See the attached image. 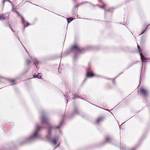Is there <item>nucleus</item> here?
I'll return each instance as SVG.
<instances>
[{"label": "nucleus", "mask_w": 150, "mask_h": 150, "mask_svg": "<svg viewBox=\"0 0 150 150\" xmlns=\"http://www.w3.org/2000/svg\"><path fill=\"white\" fill-rule=\"evenodd\" d=\"M70 51H74L76 53H83L85 52L84 50L81 48L78 45H75L72 46L70 48Z\"/></svg>", "instance_id": "obj_1"}, {"label": "nucleus", "mask_w": 150, "mask_h": 150, "mask_svg": "<svg viewBox=\"0 0 150 150\" xmlns=\"http://www.w3.org/2000/svg\"><path fill=\"white\" fill-rule=\"evenodd\" d=\"M41 122L42 123L47 124L49 121L47 118L45 114H43L40 118Z\"/></svg>", "instance_id": "obj_2"}, {"label": "nucleus", "mask_w": 150, "mask_h": 150, "mask_svg": "<svg viewBox=\"0 0 150 150\" xmlns=\"http://www.w3.org/2000/svg\"><path fill=\"white\" fill-rule=\"evenodd\" d=\"M141 94L144 97H146L148 95V91L147 90L143 88H141L140 89Z\"/></svg>", "instance_id": "obj_3"}, {"label": "nucleus", "mask_w": 150, "mask_h": 150, "mask_svg": "<svg viewBox=\"0 0 150 150\" xmlns=\"http://www.w3.org/2000/svg\"><path fill=\"white\" fill-rule=\"evenodd\" d=\"M42 128L41 127H40L38 125H37L36 127V129L33 135L34 137H36L38 135V132Z\"/></svg>", "instance_id": "obj_4"}, {"label": "nucleus", "mask_w": 150, "mask_h": 150, "mask_svg": "<svg viewBox=\"0 0 150 150\" xmlns=\"http://www.w3.org/2000/svg\"><path fill=\"white\" fill-rule=\"evenodd\" d=\"M96 75L91 72L87 71L86 73V77L87 78H91L93 77H94Z\"/></svg>", "instance_id": "obj_5"}, {"label": "nucleus", "mask_w": 150, "mask_h": 150, "mask_svg": "<svg viewBox=\"0 0 150 150\" xmlns=\"http://www.w3.org/2000/svg\"><path fill=\"white\" fill-rule=\"evenodd\" d=\"M104 119V117L103 116H100L98 117L96 120V123L97 124H98L100 122H102Z\"/></svg>", "instance_id": "obj_6"}, {"label": "nucleus", "mask_w": 150, "mask_h": 150, "mask_svg": "<svg viewBox=\"0 0 150 150\" xmlns=\"http://www.w3.org/2000/svg\"><path fill=\"white\" fill-rule=\"evenodd\" d=\"M42 76V74L41 73L38 74L36 76L35 75L34 76V77H37L39 79H41Z\"/></svg>", "instance_id": "obj_7"}, {"label": "nucleus", "mask_w": 150, "mask_h": 150, "mask_svg": "<svg viewBox=\"0 0 150 150\" xmlns=\"http://www.w3.org/2000/svg\"><path fill=\"white\" fill-rule=\"evenodd\" d=\"M60 127V125L58 126V127H50V129L49 131V134H51V129H54V128H59Z\"/></svg>", "instance_id": "obj_8"}, {"label": "nucleus", "mask_w": 150, "mask_h": 150, "mask_svg": "<svg viewBox=\"0 0 150 150\" xmlns=\"http://www.w3.org/2000/svg\"><path fill=\"white\" fill-rule=\"evenodd\" d=\"M6 16L3 14H0V20H5L6 18Z\"/></svg>", "instance_id": "obj_9"}, {"label": "nucleus", "mask_w": 150, "mask_h": 150, "mask_svg": "<svg viewBox=\"0 0 150 150\" xmlns=\"http://www.w3.org/2000/svg\"><path fill=\"white\" fill-rule=\"evenodd\" d=\"M111 141V139L109 137H107L105 138V142H110Z\"/></svg>", "instance_id": "obj_10"}, {"label": "nucleus", "mask_w": 150, "mask_h": 150, "mask_svg": "<svg viewBox=\"0 0 150 150\" xmlns=\"http://www.w3.org/2000/svg\"><path fill=\"white\" fill-rule=\"evenodd\" d=\"M23 24L24 28L30 25V24L28 22H23Z\"/></svg>", "instance_id": "obj_11"}, {"label": "nucleus", "mask_w": 150, "mask_h": 150, "mask_svg": "<svg viewBox=\"0 0 150 150\" xmlns=\"http://www.w3.org/2000/svg\"><path fill=\"white\" fill-rule=\"evenodd\" d=\"M8 81L11 83H13L16 81V80L14 79H8Z\"/></svg>", "instance_id": "obj_12"}, {"label": "nucleus", "mask_w": 150, "mask_h": 150, "mask_svg": "<svg viewBox=\"0 0 150 150\" xmlns=\"http://www.w3.org/2000/svg\"><path fill=\"white\" fill-rule=\"evenodd\" d=\"M73 20V18L72 17H70L67 18V21L68 23H69Z\"/></svg>", "instance_id": "obj_13"}, {"label": "nucleus", "mask_w": 150, "mask_h": 150, "mask_svg": "<svg viewBox=\"0 0 150 150\" xmlns=\"http://www.w3.org/2000/svg\"><path fill=\"white\" fill-rule=\"evenodd\" d=\"M147 28V26H145L144 27V28L142 29V32L141 34V35L142 34H143L144 33V32L145 31V30Z\"/></svg>", "instance_id": "obj_14"}, {"label": "nucleus", "mask_w": 150, "mask_h": 150, "mask_svg": "<svg viewBox=\"0 0 150 150\" xmlns=\"http://www.w3.org/2000/svg\"><path fill=\"white\" fill-rule=\"evenodd\" d=\"M140 55L141 60L142 61H143L144 59H145V57L142 54H140Z\"/></svg>", "instance_id": "obj_15"}, {"label": "nucleus", "mask_w": 150, "mask_h": 150, "mask_svg": "<svg viewBox=\"0 0 150 150\" xmlns=\"http://www.w3.org/2000/svg\"><path fill=\"white\" fill-rule=\"evenodd\" d=\"M52 143L54 144V145H56L57 143V140L56 139H53L52 140Z\"/></svg>", "instance_id": "obj_16"}, {"label": "nucleus", "mask_w": 150, "mask_h": 150, "mask_svg": "<svg viewBox=\"0 0 150 150\" xmlns=\"http://www.w3.org/2000/svg\"><path fill=\"white\" fill-rule=\"evenodd\" d=\"M30 62H31V61L29 59L27 60L26 61V64H28V65L30 64Z\"/></svg>", "instance_id": "obj_17"}, {"label": "nucleus", "mask_w": 150, "mask_h": 150, "mask_svg": "<svg viewBox=\"0 0 150 150\" xmlns=\"http://www.w3.org/2000/svg\"><path fill=\"white\" fill-rule=\"evenodd\" d=\"M137 48H138V50L139 51H139H140V52H141V49H140V47L139 46V45H137Z\"/></svg>", "instance_id": "obj_18"}, {"label": "nucleus", "mask_w": 150, "mask_h": 150, "mask_svg": "<svg viewBox=\"0 0 150 150\" xmlns=\"http://www.w3.org/2000/svg\"><path fill=\"white\" fill-rule=\"evenodd\" d=\"M21 17H22V22L23 23V22H25L24 21V19L23 18V17H22V16H21Z\"/></svg>", "instance_id": "obj_19"}, {"label": "nucleus", "mask_w": 150, "mask_h": 150, "mask_svg": "<svg viewBox=\"0 0 150 150\" xmlns=\"http://www.w3.org/2000/svg\"><path fill=\"white\" fill-rule=\"evenodd\" d=\"M16 12L17 13L18 16H21L19 14V13L17 11H16Z\"/></svg>", "instance_id": "obj_20"}, {"label": "nucleus", "mask_w": 150, "mask_h": 150, "mask_svg": "<svg viewBox=\"0 0 150 150\" xmlns=\"http://www.w3.org/2000/svg\"><path fill=\"white\" fill-rule=\"evenodd\" d=\"M100 8H104V6H101Z\"/></svg>", "instance_id": "obj_21"}, {"label": "nucleus", "mask_w": 150, "mask_h": 150, "mask_svg": "<svg viewBox=\"0 0 150 150\" xmlns=\"http://www.w3.org/2000/svg\"><path fill=\"white\" fill-rule=\"evenodd\" d=\"M39 62H38V61H37V64H38V63Z\"/></svg>", "instance_id": "obj_22"}, {"label": "nucleus", "mask_w": 150, "mask_h": 150, "mask_svg": "<svg viewBox=\"0 0 150 150\" xmlns=\"http://www.w3.org/2000/svg\"><path fill=\"white\" fill-rule=\"evenodd\" d=\"M9 1V2H10L11 3V4H12V3L11 2V1Z\"/></svg>", "instance_id": "obj_23"}, {"label": "nucleus", "mask_w": 150, "mask_h": 150, "mask_svg": "<svg viewBox=\"0 0 150 150\" xmlns=\"http://www.w3.org/2000/svg\"><path fill=\"white\" fill-rule=\"evenodd\" d=\"M78 5L77 6H76V7H78Z\"/></svg>", "instance_id": "obj_24"}]
</instances>
